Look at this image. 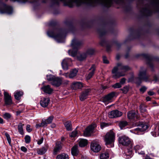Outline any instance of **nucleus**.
<instances>
[{
    "mask_svg": "<svg viewBox=\"0 0 159 159\" xmlns=\"http://www.w3.org/2000/svg\"><path fill=\"white\" fill-rule=\"evenodd\" d=\"M80 43L78 40L74 39L73 40L71 44L72 50H69L68 52L69 54L73 57H76L77 59L80 61L85 59L87 57L85 53H80L77 50L80 45Z\"/></svg>",
    "mask_w": 159,
    "mask_h": 159,
    "instance_id": "nucleus-1",
    "label": "nucleus"
},
{
    "mask_svg": "<svg viewBox=\"0 0 159 159\" xmlns=\"http://www.w3.org/2000/svg\"><path fill=\"white\" fill-rule=\"evenodd\" d=\"M129 69V68L128 66H124L120 63H118L117 66H115L112 70L113 77L114 79H116L121 76H124L125 75L124 73H121L117 72V71L121 70L123 72H125Z\"/></svg>",
    "mask_w": 159,
    "mask_h": 159,
    "instance_id": "nucleus-2",
    "label": "nucleus"
},
{
    "mask_svg": "<svg viewBox=\"0 0 159 159\" xmlns=\"http://www.w3.org/2000/svg\"><path fill=\"white\" fill-rule=\"evenodd\" d=\"M47 34L49 37H52L56 40L57 42L59 43L63 42L64 38V35L63 33L60 31L58 32V34L55 35L54 32L48 31Z\"/></svg>",
    "mask_w": 159,
    "mask_h": 159,
    "instance_id": "nucleus-3",
    "label": "nucleus"
},
{
    "mask_svg": "<svg viewBox=\"0 0 159 159\" xmlns=\"http://www.w3.org/2000/svg\"><path fill=\"white\" fill-rule=\"evenodd\" d=\"M114 134L112 131L107 133L105 137L104 141L106 145L112 144L114 141Z\"/></svg>",
    "mask_w": 159,
    "mask_h": 159,
    "instance_id": "nucleus-4",
    "label": "nucleus"
},
{
    "mask_svg": "<svg viewBox=\"0 0 159 159\" xmlns=\"http://www.w3.org/2000/svg\"><path fill=\"white\" fill-rule=\"evenodd\" d=\"M148 128V126L142 123L138 125L137 128L130 130V131L133 132L135 134H142V132L146 130Z\"/></svg>",
    "mask_w": 159,
    "mask_h": 159,
    "instance_id": "nucleus-5",
    "label": "nucleus"
},
{
    "mask_svg": "<svg viewBox=\"0 0 159 159\" xmlns=\"http://www.w3.org/2000/svg\"><path fill=\"white\" fill-rule=\"evenodd\" d=\"M90 148L91 150L94 152H98L101 150V147L98 140H94L91 143Z\"/></svg>",
    "mask_w": 159,
    "mask_h": 159,
    "instance_id": "nucleus-6",
    "label": "nucleus"
},
{
    "mask_svg": "<svg viewBox=\"0 0 159 159\" xmlns=\"http://www.w3.org/2000/svg\"><path fill=\"white\" fill-rule=\"evenodd\" d=\"M96 127L95 124L91 125L88 126L84 130L83 135L85 137L90 136L94 132V128Z\"/></svg>",
    "mask_w": 159,
    "mask_h": 159,
    "instance_id": "nucleus-7",
    "label": "nucleus"
},
{
    "mask_svg": "<svg viewBox=\"0 0 159 159\" xmlns=\"http://www.w3.org/2000/svg\"><path fill=\"white\" fill-rule=\"evenodd\" d=\"M118 140L119 143L123 146H127L130 144L132 145L130 139L125 136H122L119 137Z\"/></svg>",
    "mask_w": 159,
    "mask_h": 159,
    "instance_id": "nucleus-8",
    "label": "nucleus"
},
{
    "mask_svg": "<svg viewBox=\"0 0 159 159\" xmlns=\"http://www.w3.org/2000/svg\"><path fill=\"white\" fill-rule=\"evenodd\" d=\"M122 115V113L117 110H113L108 113L109 117L111 118L120 117Z\"/></svg>",
    "mask_w": 159,
    "mask_h": 159,
    "instance_id": "nucleus-9",
    "label": "nucleus"
},
{
    "mask_svg": "<svg viewBox=\"0 0 159 159\" xmlns=\"http://www.w3.org/2000/svg\"><path fill=\"white\" fill-rule=\"evenodd\" d=\"M115 94L114 93H111L108 94L104 97L102 98V100L103 102L105 103H108L112 101V99L115 96Z\"/></svg>",
    "mask_w": 159,
    "mask_h": 159,
    "instance_id": "nucleus-10",
    "label": "nucleus"
},
{
    "mask_svg": "<svg viewBox=\"0 0 159 159\" xmlns=\"http://www.w3.org/2000/svg\"><path fill=\"white\" fill-rule=\"evenodd\" d=\"M71 62L72 61L69 58H65L61 62V65L63 69L64 70L68 69V66Z\"/></svg>",
    "mask_w": 159,
    "mask_h": 159,
    "instance_id": "nucleus-11",
    "label": "nucleus"
},
{
    "mask_svg": "<svg viewBox=\"0 0 159 159\" xmlns=\"http://www.w3.org/2000/svg\"><path fill=\"white\" fill-rule=\"evenodd\" d=\"M139 78L140 80H143L145 81H149V76L147 75L145 71L140 72L139 75Z\"/></svg>",
    "mask_w": 159,
    "mask_h": 159,
    "instance_id": "nucleus-12",
    "label": "nucleus"
},
{
    "mask_svg": "<svg viewBox=\"0 0 159 159\" xmlns=\"http://www.w3.org/2000/svg\"><path fill=\"white\" fill-rule=\"evenodd\" d=\"M91 89H87L83 91L80 96V99L81 101H83L87 98V97L89 94Z\"/></svg>",
    "mask_w": 159,
    "mask_h": 159,
    "instance_id": "nucleus-13",
    "label": "nucleus"
},
{
    "mask_svg": "<svg viewBox=\"0 0 159 159\" xmlns=\"http://www.w3.org/2000/svg\"><path fill=\"white\" fill-rule=\"evenodd\" d=\"M95 1V0H72V2L75 3L77 6H80L83 3H92Z\"/></svg>",
    "mask_w": 159,
    "mask_h": 159,
    "instance_id": "nucleus-14",
    "label": "nucleus"
},
{
    "mask_svg": "<svg viewBox=\"0 0 159 159\" xmlns=\"http://www.w3.org/2000/svg\"><path fill=\"white\" fill-rule=\"evenodd\" d=\"M4 95L6 104L7 105H10L12 104L11 96L5 91L4 92Z\"/></svg>",
    "mask_w": 159,
    "mask_h": 159,
    "instance_id": "nucleus-15",
    "label": "nucleus"
},
{
    "mask_svg": "<svg viewBox=\"0 0 159 159\" xmlns=\"http://www.w3.org/2000/svg\"><path fill=\"white\" fill-rule=\"evenodd\" d=\"M41 89L46 93L51 94L52 93L53 89L49 85L44 86Z\"/></svg>",
    "mask_w": 159,
    "mask_h": 159,
    "instance_id": "nucleus-16",
    "label": "nucleus"
},
{
    "mask_svg": "<svg viewBox=\"0 0 159 159\" xmlns=\"http://www.w3.org/2000/svg\"><path fill=\"white\" fill-rule=\"evenodd\" d=\"M124 157L126 159H129L132 156V148H128L124 154Z\"/></svg>",
    "mask_w": 159,
    "mask_h": 159,
    "instance_id": "nucleus-17",
    "label": "nucleus"
},
{
    "mask_svg": "<svg viewBox=\"0 0 159 159\" xmlns=\"http://www.w3.org/2000/svg\"><path fill=\"white\" fill-rule=\"evenodd\" d=\"M62 83V80L58 77H56L54 80L51 82V83L53 86L58 87Z\"/></svg>",
    "mask_w": 159,
    "mask_h": 159,
    "instance_id": "nucleus-18",
    "label": "nucleus"
},
{
    "mask_svg": "<svg viewBox=\"0 0 159 159\" xmlns=\"http://www.w3.org/2000/svg\"><path fill=\"white\" fill-rule=\"evenodd\" d=\"M62 148L61 143L60 142H58L56 143V145L54 148L53 154L54 155H56L57 153L60 152Z\"/></svg>",
    "mask_w": 159,
    "mask_h": 159,
    "instance_id": "nucleus-19",
    "label": "nucleus"
},
{
    "mask_svg": "<svg viewBox=\"0 0 159 159\" xmlns=\"http://www.w3.org/2000/svg\"><path fill=\"white\" fill-rule=\"evenodd\" d=\"M48 145H46L40 148H39L37 150V153L39 155H43L45 153L48 148Z\"/></svg>",
    "mask_w": 159,
    "mask_h": 159,
    "instance_id": "nucleus-20",
    "label": "nucleus"
},
{
    "mask_svg": "<svg viewBox=\"0 0 159 159\" xmlns=\"http://www.w3.org/2000/svg\"><path fill=\"white\" fill-rule=\"evenodd\" d=\"M49 101L50 100L48 98H44L41 100L40 104L42 107H45L48 106Z\"/></svg>",
    "mask_w": 159,
    "mask_h": 159,
    "instance_id": "nucleus-21",
    "label": "nucleus"
},
{
    "mask_svg": "<svg viewBox=\"0 0 159 159\" xmlns=\"http://www.w3.org/2000/svg\"><path fill=\"white\" fill-rule=\"evenodd\" d=\"M83 87V85L82 83L80 82L74 83L72 85V87L75 90L81 89Z\"/></svg>",
    "mask_w": 159,
    "mask_h": 159,
    "instance_id": "nucleus-22",
    "label": "nucleus"
},
{
    "mask_svg": "<svg viewBox=\"0 0 159 159\" xmlns=\"http://www.w3.org/2000/svg\"><path fill=\"white\" fill-rule=\"evenodd\" d=\"M128 117L129 119H132L136 117L138 118V116L136 114L135 112L134 111H130L128 113Z\"/></svg>",
    "mask_w": 159,
    "mask_h": 159,
    "instance_id": "nucleus-23",
    "label": "nucleus"
},
{
    "mask_svg": "<svg viewBox=\"0 0 159 159\" xmlns=\"http://www.w3.org/2000/svg\"><path fill=\"white\" fill-rule=\"evenodd\" d=\"M143 148V146L141 144H137L134 146V149L135 150V151L136 153H137L138 152V153L139 154H144L143 152L142 151L141 152H139L138 151L141 149Z\"/></svg>",
    "mask_w": 159,
    "mask_h": 159,
    "instance_id": "nucleus-24",
    "label": "nucleus"
},
{
    "mask_svg": "<svg viewBox=\"0 0 159 159\" xmlns=\"http://www.w3.org/2000/svg\"><path fill=\"white\" fill-rule=\"evenodd\" d=\"M87 140L84 139H80L79 140V145L81 147H84L87 145Z\"/></svg>",
    "mask_w": 159,
    "mask_h": 159,
    "instance_id": "nucleus-25",
    "label": "nucleus"
},
{
    "mask_svg": "<svg viewBox=\"0 0 159 159\" xmlns=\"http://www.w3.org/2000/svg\"><path fill=\"white\" fill-rule=\"evenodd\" d=\"M23 95V93L22 91H16L14 93L15 98L17 100L20 99V97Z\"/></svg>",
    "mask_w": 159,
    "mask_h": 159,
    "instance_id": "nucleus-26",
    "label": "nucleus"
},
{
    "mask_svg": "<svg viewBox=\"0 0 159 159\" xmlns=\"http://www.w3.org/2000/svg\"><path fill=\"white\" fill-rule=\"evenodd\" d=\"M78 146L74 145L71 149V153L74 156H76L78 154Z\"/></svg>",
    "mask_w": 159,
    "mask_h": 159,
    "instance_id": "nucleus-27",
    "label": "nucleus"
},
{
    "mask_svg": "<svg viewBox=\"0 0 159 159\" xmlns=\"http://www.w3.org/2000/svg\"><path fill=\"white\" fill-rule=\"evenodd\" d=\"M57 159H69V157L66 154L63 153L58 155Z\"/></svg>",
    "mask_w": 159,
    "mask_h": 159,
    "instance_id": "nucleus-28",
    "label": "nucleus"
},
{
    "mask_svg": "<svg viewBox=\"0 0 159 159\" xmlns=\"http://www.w3.org/2000/svg\"><path fill=\"white\" fill-rule=\"evenodd\" d=\"M78 72V70L75 69L71 70L70 72V73L69 75V78H72L77 75V73Z\"/></svg>",
    "mask_w": 159,
    "mask_h": 159,
    "instance_id": "nucleus-29",
    "label": "nucleus"
},
{
    "mask_svg": "<svg viewBox=\"0 0 159 159\" xmlns=\"http://www.w3.org/2000/svg\"><path fill=\"white\" fill-rule=\"evenodd\" d=\"M54 116H50L47 119L43 120L44 122H45V125L47 126V124H50L52 123Z\"/></svg>",
    "mask_w": 159,
    "mask_h": 159,
    "instance_id": "nucleus-30",
    "label": "nucleus"
},
{
    "mask_svg": "<svg viewBox=\"0 0 159 159\" xmlns=\"http://www.w3.org/2000/svg\"><path fill=\"white\" fill-rule=\"evenodd\" d=\"M64 125L67 130H70L71 129V124L70 121H67L64 124Z\"/></svg>",
    "mask_w": 159,
    "mask_h": 159,
    "instance_id": "nucleus-31",
    "label": "nucleus"
},
{
    "mask_svg": "<svg viewBox=\"0 0 159 159\" xmlns=\"http://www.w3.org/2000/svg\"><path fill=\"white\" fill-rule=\"evenodd\" d=\"M24 125L21 123H20L18 125V129L19 132L21 134H23V126Z\"/></svg>",
    "mask_w": 159,
    "mask_h": 159,
    "instance_id": "nucleus-32",
    "label": "nucleus"
},
{
    "mask_svg": "<svg viewBox=\"0 0 159 159\" xmlns=\"http://www.w3.org/2000/svg\"><path fill=\"white\" fill-rule=\"evenodd\" d=\"M109 158V154L107 152L102 153L100 156V159H107Z\"/></svg>",
    "mask_w": 159,
    "mask_h": 159,
    "instance_id": "nucleus-33",
    "label": "nucleus"
},
{
    "mask_svg": "<svg viewBox=\"0 0 159 159\" xmlns=\"http://www.w3.org/2000/svg\"><path fill=\"white\" fill-rule=\"evenodd\" d=\"M102 2L107 7H110L111 3V0H102Z\"/></svg>",
    "mask_w": 159,
    "mask_h": 159,
    "instance_id": "nucleus-34",
    "label": "nucleus"
},
{
    "mask_svg": "<svg viewBox=\"0 0 159 159\" xmlns=\"http://www.w3.org/2000/svg\"><path fill=\"white\" fill-rule=\"evenodd\" d=\"M127 125V122L126 121H121L119 123V125L120 128L122 129Z\"/></svg>",
    "mask_w": 159,
    "mask_h": 159,
    "instance_id": "nucleus-35",
    "label": "nucleus"
},
{
    "mask_svg": "<svg viewBox=\"0 0 159 159\" xmlns=\"http://www.w3.org/2000/svg\"><path fill=\"white\" fill-rule=\"evenodd\" d=\"M96 68V66L95 65H93L89 69L90 72L89 73L94 75V72Z\"/></svg>",
    "mask_w": 159,
    "mask_h": 159,
    "instance_id": "nucleus-36",
    "label": "nucleus"
},
{
    "mask_svg": "<svg viewBox=\"0 0 159 159\" xmlns=\"http://www.w3.org/2000/svg\"><path fill=\"white\" fill-rule=\"evenodd\" d=\"M55 78L56 77L52 75H47V80L49 81H50L51 82H52Z\"/></svg>",
    "mask_w": 159,
    "mask_h": 159,
    "instance_id": "nucleus-37",
    "label": "nucleus"
},
{
    "mask_svg": "<svg viewBox=\"0 0 159 159\" xmlns=\"http://www.w3.org/2000/svg\"><path fill=\"white\" fill-rule=\"evenodd\" d=\"M11 115L9 113L6 112L3 114V117L5 119L8 120L11 118Z\"/></svg>",
    "mask_w": 159,
    "mask_h": 159,
    "instance_id": "nucleus-38",
    "label": "nucleus"
},
{
    "mask_svg": "<svg viewBox=\"0 0 159 159\" xmlns=\"http://www.w3.org/2000/svg\"><path fill=\"white\" fill-rule=\"evenodd\" d=\"M45 124V122H44L43 120L42 122L41 123L37 124L36 125V127L37 128H39L40 127L46 126V125Z\"/></svg>",
    "mask_w": 159,
    "mask_h": 159,
    "instance_id": "nucleus-39",
    "label": "nucleus"
},
{
    "mask_svg": "<svg viewBox=\"0 0 159 159\" xmlns=\"http://www.w3.org/2000/svg\"><path fill=\"white\" fill-rule=\"evenodd\" d=\"M78 132L76 130H74L70 134V136L72 137H75L77 136Z\"/></svg>",
    "mask_w": 159,
    "mask_h": 159,
    "instance_id": "nucleus-40",
    "label": "nucleus"
},
{
    "mask_svg": "<svg viewBox=\"0 0 159 159\" xmlns=\"http://www.w3.org/2000/svg\"><path fill=\"white\" fill-rule=\"evenodd\" d=\"M25 142L26 143H30L31 140V138L29 135H26L25 138Z\"/></svg>",
    "mask_w": 159,
    "mask_h": 159,
    "instance_id": "nucleus-41",
    "label": "nucleus"
},
{
    "mask_svg": "<svg viewBox=\"0 0 159 159\" xmlns=\"http://www.w3.org/2000/svg\"><path fill=\"white\" fill-rule=\"evenodd\" d=\"M5 136L10 145L11 144V140L9 135L7 133H5Z\"/></svg>",
    "mask_w": 159,
    "mask_h": 159,
    "instance_id": "nucleus-42",
    "label": "nucleus"
},
{
    "mask_svg": "<svg viewBox=\"0 0 159 159\" xmlns=\"http://www.w3.org/2000/svg\"><path fill=\"white\" fill-rule=\"evenodd\" d=\"M12 12V9L11 7H7V8L6 13L8 14H11Z\"/></svg>",
    "mask_w": 159,
    "mask_h": 159,
    "instance_id": "nucleus-43",
    "label": "nucleus"
},
{
    "mask_svg": "<svg viewBox=\"0 0 159 159\" xmlns=\"http://www.w3.org/2000/svg\"><path fill=\"white\" fill-rule=\"evenodd\" d=\"M94 50L93 49H89L85 53L86 54L87 57L89 55H91L93 54L94 53Z\"/></svg>",
    "mask_w": 159,
    "mask_h": 159,
    "instance_id": "nucleus-44",
    "label": "nucleus"
},
{
    "mask_svg": "<svg viewBox=\"0 0 159 159\" xmlns=\"http://www.w3.org/2000/svg\"><path fill=\"white\" fill-rule=\"evenodd\" d=\"M115 89L119 88L121 87V85L120 83H117L112 86Z\"/></svg>",
    "mask_w": 159,
    "mask_h": 159,
    "instance_id": "nucleus-45",
    "label": "nucleus"
},
{
    "mask_svg": "<svg viewBox=\"0 0 159 159\" xmlns=\"http://www.w3.org/2000/svg\"><path fill=\"white\" fill-rule=\"evenodd\" d=\"M93 75L92 74L89 73L86 75V79L87 80L90 79Z\"/></svg>",
    "mask_w": 159,
    "mask_h": 159,
    "instance_id": "nucleus-46",
    "label": "nucleus"
},
{
    "mask_svg": "<svg viewBox=\"0 0 159 159\" xmlns=\"http://www.w3.org/2000/svg\"><path fill=\"white\" fill-rule=\"evenodd\" d=\"M147 88L145 86H143L140 89L141 92L143 93L147 89Z\"/></svg>",
    "mask_w": 159,
    "mask_h": 159,
    "instance_id": "nucleus-47",
    "label": "nucleus"
},
{
    "mask_svg": "<svg viewBox=\"0 0 159 159\" xmlns=\"http://www.w3.org/2000/svg\"><path fill=\"white\" fill-rule=\"evenodd\" d=\"M151 134L152 135V136L156 137L157 136L159 135V133H157L155 131H152L151 132Z\"/></svg>",
    "mask_w": 159,
    "mask_h": 159,
    "instance_id": "nucleus-48",
    "label": "nucleus"
},
{
    "mask_svg": "<svg viewBox=\"0 0 159 159\" xmlns=\"http://www.w3.org/2000/svg\"><path fill=\"white\" fill-rule=\"evenodd\" d=\"M108 126V124L105 123H102L101 124V126L102 129Z\"/></svg>",
    "mask_w": 159,
    "mask_h": 159,
    "instance_id": "nucleus-49",
    "label": "nucleus"
},
{
    "mask_svg": "<svg viewBox=\"0 0 159 159\" xmlns=\"http://www.w3.org/2000/svg\"><path fill=\"white\" fill-rule=\"evenodd\" d=\"M103 62L104 63L107 64L109 63L108 61L107 60L106 57L105 56H104L103 57Z\"/></svg>",
    "mask_w": 159,
    "mask_h": 159,
    "instance_id": "nucleus-50",
    "label": "nucleus"
},
{
    "mask_svg": "<svg viewBox=\"0 0 159 159\" xmlns=\"http://www.w3.org/2000/svg\"><path fill=\"white\" fill-rule=\"evenodd\" d=\"M21 150L25 152H26L27 151V149L24 146H22L20 148Z\"/></svg>",
    "mask_w": 159,
    "mask_h": 159,
    "instance_id": "nucleus-51",
    "label": "nucleus"
},
{
    "mask_svg": "<svg viewBox=\"0 0 159 159\" xmlns=\"http://www.w3.org/2000/svg\"><path fill=\"white\" fill-rule=\"evenodd\" d=\"M30 126L29 125H27L26 126V130L29 132H30L32 130V129L30 128Z\"/></svg>",
    "mask_w": 159,
    "mask_h": 159,
    "instance_id": "nucleus-52",
    "label": "nucleus"
},
{
    "mask_svg": "<svg viewBox=\"0 0 159 159\" xmlns=\"http://www.w3.org/2000/svg\"><path fill=\"white\" fill-rule=\"evenodd\" d=\"M43 138H41L40 139H39L37 143L38 144L40 145L43 142Z\"/></svg>",
    "mask_w": 159,
    "mask_h": 159,
    "instance_id": "nucleus-53",
    "label": "nucleus"
},
{
    "mask_svg": "<svg viewBox=\"0 0 159 159\" xmlns=\"http://www.w3.org/2000/svg\"><path fill=\"white\" fill-rule=\"evenodd\" d=\"M125 79L124 78H123L121 80L120 82V83L121 84V85L125 83Z\"/></svg>",
    "mask_w": 159,
    "mask_h": 159,
    "instance_id": "nucleus-54",
    "label": "nucleus"
},
{
    "mask_svg": "<svg viewBox=\"0 0 159 159\" xmlns=\"http://www.w3.org/2000/svg\"><path fill=\"white\" fill-rule=\"evenodd\" d=\"M154 79L155 80L157 81L159 79V76L155 75L154 77Z\"/></svg>",
    "mask_w": 159,
    "mask_h": 159,
    "instance_id": "nucleus-55",
    "label": "nucleus"
},
{
    "mask_svg": "<svg viewBox=\"0 0 159 159\" xmlns=\"http://www.w3.org/2000/svg\"><path fill=\"white\" fill-rule=\"evenodd\" d=\"M148 94L149 95L152 96L154 95V93L152 91H149L148 92Z\"/></svg>",
    "mask_w": 159,
    "mask_h": 159,
    "instance_id": "nucleus-56",
    "label": "nucleus"
},
{
    "mask_svg": "<svg viewBox=\"0 0 159 159\" xmlns=\"http://www.w3.org/2000/svg\"><path fill=\"white\" fill-rule=\"evenodd\" d=\"M22 112V111H20V110H18V111H17L16 112V115H19L20 113H21V112Z\"/></svg>",
    "mask_w": 159,
    "mask_h": 159,
    "instance_id": "nucleus-57",
    "label": "nucleus"
},
{
    "mask_svg": "<svg viewBox=\"0 0 159 159\" xmlns=\"http://www.w3.org/2000/svg\"><path fill=\"white\" fill-rule=\"evenodd\" d=\"M146 100L147 101H149L151 100V98L148 96L146 98Z\"/></svg>",
    "mask_w": 159,
    "mask_h": 159,
    "instance_id": "nucleus-58",
    "label": "nucleus"
},
{
    "mask_svg": "<svg viewBox=\"0 0 159 159\" xmlns=\"http://www.w3.org/2000/svg\"><path fill=\"white\" fill-rule=\"evenodd\" d=\"M140 111L142 112H145L146 111V109H144L143 110V108H142V107H141L140 108Z\"/></svg>",
    "mask_w": 159,
    "mask_h": 159,
    "instance_id": "nucleus-59",
    "label": "nucleus"
},
{
    "mask_svg": "<svg viewBox=\"0 0 159 159\" xmlns=\"http://www.w3.org/2000/svg\"><path fill=\"white\" fill-rule=\"evenodd\" d=\"M3 123V120L2 118L0 117V123L2 124Z\"/></svg>",
    "mask_w": 159,
    "mask_h": 159,
    "instance_id": "nucleus-60",
    "label": "nucleus"
},
{
    "mask_svg": "<svg viewBox=\"0 0 159 159\" xmlns=\"http://www.w3.org/2000/svg\"><path fill=\"white\" fill-rule=\"evenodd\" d=\"M68 81H67V80H65L64 82H63V83L65 84H67L68 83Z\"/></svg>",
    "mask_w": 159,
    "mask_h": 159,
    "instance_id": "nucleus-61",
    "label": "nucleus"
},
{
    "mask_svg": "<svg viewBox=\"0 0 159 159\" xmlns=\"http://www.w3.org/2000/svg\"><path fill=\"white\" fill-rule=\"evenodd\" d=\"M63 75L66 78H67L68 77H69V75H68V73L64 74Z\"/></svg>",
    "mask_w": 159,
    "mask_h": 159,
    "instance_id": "nucleus-62",
    "label": "nucleus"
},
{
    "mask_svg": "<svg viewBox=\"0 0 159 159\" xmlns=\"http://www.w3.org/2000/svg\"><path fill=\"white\" fill-rule=\"evenodd\" d=\"M56 126V125L55 124H53L52 125V127L53 128L55 127Z\"/></svg>",
    "mask_w": 159,
    "mask_h": 159,
    "instance_id": "nucleus-63",
    "label": "nucleus"
},
{
    "mask_svg": "<svg viewBox=\"0 0 159 159\" xmlns=\"http://www.w3.org/2000/svg\"><path fill=\"white\" fill-rule=\"evenodd\" d=\"M116 58L117 59H118L119 58V55H117L116 57Z\"/></svg>",
    "mask_w": 159,
    "mask_h": 159,
    "instance_id": "nucleus-64",
    "label": "nucleus"
}]
</instances>
